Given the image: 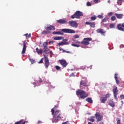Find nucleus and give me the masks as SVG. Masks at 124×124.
<instances>
[{"mask_svg": "<svg viewBox=\"0 0 124 124\" xmlns=\"http://www.w3.org/2000/svg\"><path fill=\"white\" fill-rule=\"evenodd\" d=\"M85 24L86 25H89V26L91 27V28H95V23L94 22L87 21L85 22Z\"/></svg>", "mask_w": 124, "mask_h": 124, "instance_id": "obj_15", "label": "nucleus"}, {"mask_svg": "<svg viewBox=\"0 0 124 124\" xmlns=\"http://www.w3.org/2000/svg\"><path fill=\"white\" fill-rule=\"evenodd\" d=\"M57 108H58V106H55L53 108L51 109L52 115H54V112H55V110H56V108L57 109Z\"/></svg>", "mask_w": 124, "mask_h": 124, "instance_id": "obj_26", "label": "nucleus"}, {"mask_svg": "<svg viewBox=\"0 0 124 124\" xmlns=\"http://www.w3.org/2000/svg\"><path fill=\"white\" fill-rule=\"evenodd\" d=\"M86 100L87 102H89V103H93V99H92V98H87L86 99Z\"/></svg>", "mask_w": 124, "mask_h": 124, "instance_id": "obj_23", "label": "nucleus"}, {"mask_svg": "<svg viewBox=\"0 0 124 124\" xmlns=\"http://www.w3.org/2000/svg\"><path fill=\"white\" fill-rule=\"evenodd\" d=\"M118 94V93H114V96L115 99H117V95Z\"/></svg>", "mask_w": 124, "mask_h": 124, "instance_id": "obj_47", "label": "nucleus"}, {"mask_svg": "<svg viewBox=\"0 0 124 124\" xmlns=\"http://www.w3.org/2000/svg\"><path fill=\"white\" fill-rule=\"evenodd\" d=\"M74 38H79V37H80L78 35H76L74 36Z\"/></svg>", "mask_w": 124, "mask_h": 124, "instance_id": "obj_49", "label": "nucleus"}, {"mask_svg": "<svg viewBox=\"0 0 124 124\" xmlns=\"http://www.w3.org/2000/svg\"><path fill=\"white\" fill-rule=\"evenodd\" d=\"M24 35H25V36H26V37H31V34L30 33L28 35V33H26V34H24Z\"/></svg>", "mask_w": 124, "mask_h": 124, "instance_id": "obj_39", "label": "nucleus"}, {"mask_svg": "<svg viewBox=\"0 0 124 124\" xmlns=\"http://www.w3.org/2000/svg\"><path fill=\"white\" fill-rule=\"evenodd\" d=\"M66 53H67V54H71V52L70 51H66Z\"/></svg>", "mask_w": 124, "mask_h": 124, "instance_id": "obj_57", "label": "nucleus"}, {"mask_svg": "<svg viewBox=\"0 0 124 124\" xmlns=\"http://www.w3.org/2000/svg\"><path fill=\"white\" fill-rule=\"evenodd\" d=\"M88 68H90V69H93V65L90 66Z\"/></svg>", "mask_w": 124, "mask_h": 124, "instance_id": "obj_58", "label": "nucleus"}, {"mask_svg": "<svg viewBox=\"0 0 124 124\" xmlns=\"http://www.w3.org/2000/svg\"><path fill=\"white\" fill-rule=\"evenodd\" d=\"M75 43H78V44H81V42L78 41H74Z\"/></svg>", "mask_w": 124, "mask_h": 124, "instance_id": "obj_50", "label": "nucleus"}, {"mask_svg": "<svg viewBox=\"0 0 124 124\" xmlns=\"http://www.w3.org/2000/svg\"><path fill=\"white\" fill-rule=\"evenodd\" d=\"M116 121H117V124H121V119L117 118L116 119Z\"/></svg>", "mask_w": 124, "mask_h": 124, "instance_id": "obj_33", "label": "nucleus"}, {"mask_svg": "<svg viewBox=\"0 0 124 124\" xmlns=\"http://www.w3.org/2000/svg\"><path fill=\"white\" fill-rule=\"evenodd\" d=\"M91 20H92V21H94V20H96V16H93L91 17Z\"/></svg>", "mask_w": 124, "mask_h": 124, "instance_id": "obj_28", "label": "nucleus"}, {"mask_svg": "<svg viewBox=\"0 0 124 124\" xmlns=\"http://www.w3.org/2000/svg\"><path fill=\"white\" fill-rule=\"evenodd\" d=\"M106 21H107V19L106 18H104L102 20V23H104V22H106Z\"/></svg>", "mask_w": 124, "mask_h": 124, "instance_id": "obj_48", "label": "nucleus"}, {"mask_svg": "<svg viewBox=\"0 0 124 124\" xmlns=\"http://www.w3.org/2000/svg\"><path fill=\"white\" fill-rule=\"evenodd\" d=\"M120 98H121V99H124V95H121L120 96Z\"/></svg>", "mask_w": 124, "mask_h": 124, "instance_id": "obj_51", "label": "nucleus"}, {"mask_svg": "<svg viewBox=\"0 0 124 124\" xmlns=\"http://www.w3.org/2000/svg\"><path fill=\"white\" fill-rule=\"evenodd\" d=\"M50 31H48V30H44L42 32V34H47L48 33H50Z\"/></svg>", "mask_w": 124, "mask_h": 124, "instance_id": "obj_22", "label": "nucleus"}, {"mask_svg": "<svg viewBox=\"0 0 124 124\" xmlns=\"http://www.w3.org/2000/svg\"><path fill=\"white\" fill-rule=\"evenodd\" d=\"M83 15V12L80 11H77L74 15L71 16V19H75V18L76 19H80V17H82Z\"/></svg>", "mask_w": 124, "mask_h": 124, "instance_id": "obj_3", "label": "nucleus"}, {"mask_svg": "<svg viewBox=\"0 0 124 124\" xmlns=\"http://www.w3.org/2000/svg\"><path fill=\"white\" fill-rule=\"evenodd\" d=\"M62 124H69V122L68 121H67L64 123H62Z\"/></svg>", "mask_w": 124, "mask_h": 124, "instance_id": "obj_53", "label": "nucleus"}, {"mask_svg": "<svg viewBox=\"0 0 124 124\" xmlns=\"http://www.w3.org/2000/svg\"><path fill=\"white\" fill-rule=\"evenodd\" d=\"M30 62L32 64H33L34 63V62H35V61L33 60V59H30Z\"/></svg>", "mask_w": 124, "mask_h": 124, "instance_id": "obj_42", "label": "nucleus"}, {"mask_svg": "<svg viewBox=\"0 0 124 124\" xmlns=\"http://www.w3.org/2000/svg\"><path fill=\"white\" fill-rule=\"evenodd\" d=\"M80 85L81 86H84V87H87V86H88V85H87V83L85 82H84V81H80Z\"/></svg>", "mask_w": 124, "mask_h": 124, "instance_id": "obj_24", "label": "nucleus"}, {"mask_svg": "<svg viewBox=\"0 0 124 124\" xmlns=\"http://www.w3.org/2000/svg\"><path fill=\"white\" fill-rule=\"evenodd\" d=\"M57 23L58 24H60L61 25H63V24H67V21L65 19H59L57 20Z\"/></svg>", "mask_w": 124, "mask_h": 124, "instance_id": "obj_14", "label": "nucleus"}, {"mask_svg": "<svg viewBox=\"0 0 124 124\" xmlns=\"http://www.w3.org/2000/svg\"><path fill=\"white\" fill-rule=\"evenodd\" d=\"M68 24L70 27H72V28H76L78 27V23H77L75 21L71 20L69 21Z\"/></svg>", "mask_w": 124, "mask_h": 124, "instance_id": "obj_6", "label": "nucleus"}, {"mask_svg": "<svg viewBox=\"0 0 124 124\" xmlns=\"http://www.w3.org/2000/svg\"><path fill=\"white\" fill-rule=\"evenodd\" d=\"M92 40H93V39L91 38H84L83 41L80 42V44L88 46L90 45V41H92Z\"/></svg>", "mask_w": 124, "mask_h": 124, "instance_id": "obj_5", "label": "nucleus"}, {"mask_svg": "<svg viewBox=\"0 0 124 124\" xmlns=\"http://www.w3.org/2000/svg\"><path fill=\"white\" fill-rule=\"evenodd\" d=\"M107 100V99L104 96L101 97L100 99V101L102 103H105Z\"/></svg>", "mask_w": 124, "mask_h": 124, "instance_id": "obj_19", "label": "nucleus"}, {"mask_svg": "<svg viewBox=\"0 0 124 124\" xmlns=\"http://www.w3.org/2000/svg\"><path fill=\"white\" fill-rule=\"evenodd\" d=\"M94 2L95 3H97V2H98V0H94Z\"/></svg>", "mask_w": 124, "mask_h": 124, "instance_id": "obj_56", "label": "nucleus"}, {"mask_svg": "<svg viewBox=\"0 0 124 124\" xmlns=\"http://www.w3.org/2000/svg\"><path fill=\"white\" fill-rule=\"evenodd\" d=\"M48 49V47L47 46L46 47H44L43 49H44V52L45 53H46V52H47V49Z\"/></svg>", "mask_w": 124, "mask_h": 124, "instance_id": "obj_34", "label": "nucleus"}, {"mask_svg": "<svg viewBox=\"0 0 124 124\" xmlns=\"http://www.w3.org/2000/svg\"><path fill=\"white\" fill-rule=\"evenodd\" d=\"M117 29L119 31H124V23L122 24H119L117 25Z\"/></svg>", "mask_w": 124, "mask_h": 124, "instance_id": "obj_12", "label": "nucleus"}, {"mask_svg": "<svg viewBox=\"0 0 124 124\" xmlns=\"http://www.w3.org/2000/svg\"><path fill=\"white\" fill-rule=\"evenodd\" d=\"M44 57L45 58V62L46 68H48L49 67V65H50V62H49V59L48 57L46 56L45 54H44Z\"/></svg>", "mask_w": 124, "mask_h": 124, "instance_id": "obj_7", "label": "nucleus"}, {"mask_svg": "<svg viewBox=\"0 0 124 124\" xmlns=\"http://www.w3.org/2000/svg\"><path fill=\"white\" fill-rule=\"evenodd\" d=\"M43 47H47L48 46V42H45L43 44Z\"/></svg>", "mask_w": 124, "mask_h": 124, "instance_id": "obj_29", "label": "nucleus"}, {"mask_svg": "<svg viewBox=\"0 0 124 124\" xmlns=\"http://www.w3.org/2000/svg\"><path fill=\"white\" fill-rule=\"evenodd\" d=\"M34 84H36V86H39L40 84H37V83H34Z\"/></svg>", "mask_w": 124, "mask_h": 124, "instance_id": "obj_61", "label": "nucleus"}, {"mask_svg": "<svg viewBox=\"0 0 124 124\" xmlns=\"http://www.w3.org/2000/svg\"><path fill=\"white\" fill-rule=\"evenodd\" d=\"M108 16H112V15H113V13L110 12V13L108 14Z\"/></svg>", "mask_w": 124, "mask_h": 124, "instance_id": "obj_52", "label": "nucleus"}, {"mask_svg": "<svg viewBox=\"0 0 124 124\" xmlns=\"http://www.w3.org/2000/svg\"><path fill=\"white\" fill-rule=\"evenodd\" d=\"M58 45H59V46H62V45H63V42H62L59 43L58 44Z\"/></svg>", "mask_w": 124, "mask_h": 124, "instance_id": "obj_46", "label": "nucleus"}, {"mask_svg": "<svg viewBox=\"0 0 124 124\" xmlns=\"http://www.w3.org/2000/svg\"><path fill=\"white\" fill-rule=\"evenodd\" d=\"M88 124H92V123L89 122V123H88Z\"/></svg>", "mask_w": 124, "mask_h": 124, "instance_id": "obj_62", "label": "nucleus"}, {"mask_svg": "<svg viewBox=\"0 0 124 124\" xmlns=\"http://www.w3.org/2000/svg\"><path fill=\"white\" fill-rule=\"evenodd\" d=\"M89 121L92 123H93V122H94V117H91L90 119H89Z\"/></svg>", "mask_w": 124, "mask_h": 124, "instance_id": "obj_32", "label": "nucleus"}, {"mask_svg": "<svg viewBox=\"0 0 124 124\" xmlns=\"http://www.w3.org/2000/svg\"><path fill=\"white\" fill-rule=\"evenodd\" d=\"M62 50L63 53H66V50H64V49H62Z\"/></svg>", "mask_w": 124, "mask_h": 124, "instance_id": "obj_59", "label": "nucleus"}, {"mask_svg": "<svg viewBox=\"0 0 124 124\" xmlns=\"http://www.w3.org/2000/svg\"><path fill=\"white\" fill-rule=\"evenodd\" d=\"M54 43V41H50L49 42V44H53Z\"/></svg>", "mask_w": 124, "mask_h": 124, "instance_id": "obj_55", "label": "nucleus"}, {"mask_svg": "<svg viewBox=\"0 0 124 124\" xmlns=\"http://www.w3.org/2000/svg\"><path fill=\"white\" fill-rule=\"evenodd\" d=\"M95 117L98 122H100L101 120H102V118H103V116L102 115H101L98 112H96L95 114Z\"/></svg>", "mask_w": 124, "mask_h": 124, "instance_id": "obj_11", "label": "nucleus"}, {"mask_svg": "<svg viewBox=\"0 0 124 124\" xmlns=\"http://www.w3.org/2000/svg\"><path fill=\"white\" fill-rule=\"evenodd\" d=\"M36 51L37 52V54H38V55H40L41 54H42V53H43V49H39L38 47H37L36 48Z\"/></svg>", "mask_w": 124, "mask_h": 124, "instance_id": "obj_18", "label": "nucleus"}, {"mask_svg": "<svg viewBox=\"0 0 124 124\" xmlns=\"http://www.w3.org/2000/svg\"><path fill=\"white\" fill-rule=\"evenodd\" d=\"M109 28L110 29H114L115 28V24L114 23H111L109 25Z\"/></svg>", "mask_w": 124, "mask_h": 124, "instance_id": "obj_30", "label": "nucleus"}, {"mask_svg": "<svg viewBox=\"0 0 124 124\" xmlns=\"http://www.w3.org/2000/svg\"><path fill=\"white\" fill-rule=\"evenodd\" d=\"M96 31L97 33H101L102 35H103V36H105V34L106 33V31H105V30H104V29H102L101 28L98 29Z\"/></svg>", "mask_w": 124, "mask_h": 124, "instance_id": "obj_9", "label": "nucleus"}, {"mask_svg": "<svg viewBox=\"0 0 124 124\" xmlns=\"http://www.w3.org/2000/svg\"><path fill=\"white\" fill-rule=\"evenodd\" d=\"M65 41H67V39H65Z\"/></svg>", "mask_w": 124, "mask_h": 124, "instance_id": "obj_63", "label": "nucleus"}, {"mask_svg": "<svg viewBox=\"0 0 124 124\" xmlns=\"http://www.w3.org/2000/svg\"><path fill=\"white\" fill-rule=\"evenodd\" d=\"M110 20H111V21H115V20H116V16H111Z\"/></svg>", "mask_w": 124, "mask_h": 124, "instance_id": "obj_36", "label": "nucleus"}, {"mask_svg": "<svg viewBox=\"0 0 124 124\" xmlns=\"http://www.w3.org/2000/svg\"><path fill=\"white\" fill-rule=\"evenodd\" d=\"M45 30H46V31H55V30H56V28H55L54 26H53V25H50L49 27H46L45 28Z\"/></svg>", "mask_w": 124, "mask_h": 124, "instance_id": "obj_13", "label": "nucleus"}, {"mask_svg": "<svg viewBox=\"0 0 124 124\" xmlns=\"http://www.w3.org/2000/svg\"><path fill=\"white\" fill-rule=\"evenodd\" d=\"M63 45H68V43L66 42H63Z\"/></svg>", "mask_w": 124, "mask_h": 124, "instance_id": "obj_54", "label": "nucleus"}, {"mask_svg": "<svg viewBox=\"0 0 124 124\" xmlns=\"http://www.w3.org/2000/svg\"><path fill=\"white\" fill-rule=\"evenodd\" d=\"M108 105L112 107V108H114V107H115V102L113 101V100H110L108 102Z\"/></svg>", "mask_w": 124, "mask_h": 124, "instance_id": "obj_17", "label": "nucleus"}, {"mask_svg": "<svg viewBox=\"0 0 124 124\" xmlns=\"http://www.w3.org/2000/svg\"><path fill=\"white\" fill-rule=\"evenodd\" d=\"M72 46H73L74 47H79L80 45H76L75 44H72Z\"/></svg>", "mask_w": 124, "mask_h": 124, "instance_id": "obj_35", "label": "nucleus"}, {"mask_svg": "<svg viewBox=\"0 0 124 124\" xmlns=\"http://www.w3.org/2000/svg\"><path fill=\"white\" fill-rule=\"evenodd\" d=\"M59 62L60 63V64H61V65H62V66L63 67H66V66L67 65V64H68L67 63V62H66V61L63 60H59Z\"/></svg>", "mask_w": 124, "mask_h": 124, "instance_id": "obj_10", "label": "nucleus"}, {"mask_svg": "<svg viewBox=\"0 0 124 124\" xmlns=\"http://www.w3.org/2000/svg\"><path fill=\"white\" fill-rule=\"evenodd\" d=\"M38 63H43V58H42L40 62H38Z\"/></svg>", "mask_w": 124, "mask_h": 124, "instance_id": "obj_44", "label": "nucleus"}, {"mask_svg": "<svg viewBox=\"0 0 124 124\" xmlns=\"http://www.w3.org/2000/svg\"><path fill=\"white\" fill-rule=\"evenodd\" d=\"M55 68L57 70H60L61 69V67L59 66L56 65L55 66Z\"/></svg>", "mask_w": 124, "mask_h": 124, "instance_id": "obj_37", "label": "nucleus"}, {"mask_svg": "<svg viewBox=\"0 0 124 124\" xmlns=\"http://www.w3.org/2000/svg\"><path fill=\"white\" fill-rule=\"evenodd\" d=\"M60 110H57L55 112L54 116L52 120V123H56L59 120H61V114H59Z\"/></svg>", "mask_w": 124, "mask_h": 124, "instance_id": "obj_4", "label": "nucleus"}, {"mask_svg": "<svg viewBox=\"0 0 124 124\" xmlns=\"http://www.w3.org/2000/svg\"><path fill=\"white\" fill-rule=\"evenodd\" d=\"M113 93H118V89L117 87H115L113 89Z\"/></svg>", "mask_w": 124, "mask_h": 124, "instance_id": "obj_25", "label": "nucleus"}, {"mask_svg": "<svg viewBox=\"0 0 124 124\" xmlns=\"http://www.w3.org/2000/svg\"><path fill=\"white\" fill-rule=\"evenodd\" d=\"M41 82H42V80H41V78H40V80L39 81H38V82L41 83Z\"/></svg>", "mask_w": 124, "mask_h": 124, "instance_id": "obj_60", "label": "nucleus"}, {"mask_svg": "<svg viewBox=\"0 0 124 124\" xmlns=\"http://www.w3.org/2000/svg\"><path fill=\"white\" fill-rule=\"evenodd\" d=\"M77 95H78V96H79V95L80 98L84 99V98H86V97H88V94L83 90H78L77 91Z\"/></svg>", "mask_w": 124, "mask_h": 124, "instance_id": "obj_2", "label": "nucleus"}, {"mask_svg": "<svg viewBox=\"0 0 124 124\" xmlns=\"http://www.w3.org/2000/svg\"><path fill=\"white\" fill-rule=\"evenodd\" d=\"M115 16L117 18V19H123L124 17V14H115Z\"/></svg>", "mask_w": 124, "mask_h": 124, "instance_id": "obj_16", "label": "nucleus"}, {"mask_svg": "<svg viewBox=\"0 0 124 124\" xmlns=\"http://www.w3.org/2000/svg\"><path fill=\"white\" fill-rule=\"evenodd\" d=\"M115 80H116V83L117 84V85H119V84H120V82H119V80H118V78H115Z\"/></svg>", "mask_w": 124, "mask_h": 124, "instance_id": "obj_45", "label": "nucleus"}, {"mask_svg": "<svg viewBox=\"0 0 124 124\" xmlns=\"http://www.w3.org/2000/svg\"><path fill=\"white\" fill-rule=\"evenodd\" d=\"M62 31H53L52 33L53 34H59L60 35H63V32L64 33H75V31L69 29H63L61 30Z\"/></svg>", "mask_w": 124, "mask_h": 124, "instance_id": "obj_1", "label": "nucleus"}, {"mask_svg": "<svg viewBox=\"0 0 124 124\" xmlns=\"http://www.w3.org/2000/svg\"><path fill=\"white\" fill-rule=\"evenodd\" d=\"M118 76H119V74H118L117 73H116L114 75V78H118V77H119Z\"/></svg>", "mask_w": 124, "mask_h": 124, "instance_id": "obj_43", "label": "nucleus"}, {"mask_svg": "<svg viewBox=\"0 0 124 124\" xmlns=\"http://www.w3.org/2000/svg\"><path fill=\"white\" fill-rule=\"evenodd\" d=\"M63 38V37L56 36L54 38V40H62Z\"/></svg>", "mask_w": 124, "mask_h": 124, "instance_id": "obj_21", "label": "nucleus"}, {"mask_svg": "<svg viewBox=\"0 0 124 124\" xmlns=\"http://www.w3.org/2000/svg\"><path fill=\"white\" fill-rule=\"evenodd\" d=\"M27 42L24 41L23 42V47L22 49V51L21 52V55L23 57L25 56V53H26V50H27Z\"/></svg>", "mask_w": 124, "mask_h": 124, "instance_id": "obj_8", "label": "nucleus"}, {"mask_svg": "<svg viewBox=\"0 0 124 124\" xmlns=\"http://www.w3.org/2000/svg\"><path fill=\"white\" fill-rule=\"evenodd\" d=\"M122 2H123V0H117V4L119 5H122Z\"/></svg>", "mask_w": 124, "mask_h": 124, "instance_id": "obj_31", "label": "nucleus"}, {"mask_svg": "<svg viewBox=\"0 0 124 124\" xmlns=\"http://www.w3.org/2000/svg\"><path fill=\"white\" fill-rule=\"evenodd\" d=\"M111 96V94L110 93H107L106 95H105L104 97L107 99L108 98H109Z\"/></svg>", "mask_w": 124, "mask_h": 124, "instance_id": "obj_27", "label": "nucleus"}, {"mask_svg": "<svg viewBox=\"0 0 124 124\" xmlns=\"http://www.w3.org/2000/svg\"><path fill=\"white\" fill-rule=\"evenodd\" d=\"M24 120H21L20 121L16 122L15 124H25L27 123V122H24L23 123Z\"/></svg>", "mask_w": 124, "mask_h": 124, "instance_id": "obj_20", "label": "nucleus"}, {"mask_svg": "<svg viewBox=\"0 0 124 124\" xmlns=\"http://www.w3.org/2000/svg\"><path fill=\"white\" fill-rule=\"evenodd\" d=\"M101 124H104L103 122L101 123Z\"/></svg>", "mask_w": 124, "mask_h": 124, "instance_id": "obj_64", "label": "nucleus"}, {"mask_svg": "<svg viewBox=\"0 0 124 124\" xmlns=\"http://www.w3.org/2000/svg\"><path fill=\"white\" fill-rule=\"evenodd\" d=\"M98 18H99L100 19H102L103 18V16L101 15H99L97 16Z\"/></svg>", "mask_w": 124, "mask_h": 124, "instance_id": "obj_40", "label": "nucleus"}, {"mask_svg": "<svg viewBox=\"0 0 124 124\" xmlns=\"http://www.w3.org/2000/svg\"><path fill=\"white\" fill-rule=\"evenodd\" d=\"M92 5V3L90 2H87V6H91Z\"/></svg>", "mask_w": 124, "mask_h": 124, "instance_id": "obj_41", "label": "nucleus"}, {"mask_svg": "<svg viewBox=\"0 0 124 124\" xmlns=\"http://www.w3.org/2000/svg\"><path fill=\"white\" fill-rule=\"evenodd\" d=\"M70 77H76V75L74 74V73H72L70 75Z\"/></svg>", "mask_w": 124, "mask_h": 124, "instance_id": "obj_38", "label": "nucleus"}]
</instances>
